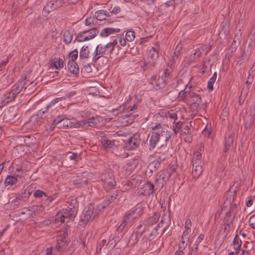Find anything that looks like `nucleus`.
I'll use <instances>...</instances> for the list:
<instances>
[{"label": "nucleus", "instance_id": "dca6fc26", "mask_svg": "<svg viewBox=\"0 0 255 255\" xmlns=\"http://www.w3.org/2000/svg\"><path fill=\"white\" fill-rule=\"evenodd\" d=\"M154 190V185L150 183H147L138 189V193L140 195L149 196L153 193Z\"/></svg>", "mask_w": 255, "mask_h": 255}, {"label": "nucleus", "instance_id": "7ed1b4c3", "mask_svg": "<svg viewBox=\"0 0 255 255\" xmlns=\"http://www.w3.org/2000/svg\"><path fill=\"white\" fill-rule=\"evenodd\" d=\"M159 215L155 213L152 216L149 217L142 222V223L137 227V232L142 235L145 231L152 228L153 226L155 225L159 219Z\"/></svg>", "mask_w": 255, "mask_h": 255}, {"label": "nucleus", "instance_id": "13d9d810", "mask_svg": "<svg viewBox=\"0 0 255 255\" xmlns=\"http://www.w3.org/2000/svg\"><path fill=\"white\" fill-rule=\"evenodd\" d=\"M172 72V70L171 67L170 68H167L164 71V74L161 76L162 78H163L164 80L167 81L168 78L169 77L170 74Z\"/></svg>", "mask_w": 255, "mask_h": 255}, {"label": "nucleus", "instance_id": "1a4fd4ad", "mask_svg": "<svg viewBox=\"0 0 255 255\" xmlns=\"http://www.w3.org/2000/svg\"><path fill=\"white\" fill-rule=\"evenodd\" d=\"M3 119L6 123L15 122L18 119L17 110L13 107L9 108L8 109L5 111Z\"/></svg>", "mask_w": 255, "mask_h": 255}, {"label": "nucleus", "instance_id": "6e6d98bb", "mask_svg": "<svg viewBox=\"0 0 255 255\" xmlns=\"http://www.w3.org/2000/svg\"><path fill=\"white\" fill-rule=\"evenodd\" d=\"M50 5H53V3L52 1H49L46 5L44 7L43 12L46 13H48L49 12L52 11L55 7H50Z\"/></svg>", "mask_w": 255, "mask_h": 255}, {"label": "nucleus", "instance_id": "72a5a7b5", "mask_svg": "<svg viewBox=\"0 0 255 255\" xmlns=\"http://www.w3.org/2000/svg\"><path fill=\"white\" fill-rule=\"evenodd\" d=\"M73 37V31L71 29H69L65 31L63 34V41L65 44L68 45L69 44L72 39Z\"/></svg>", "mask_w": 255, "mask_h": 255}, {"label": "nucleus", "instance_id": "603ef678", "mask_svg": "<svg viewBox=\"0 0 255 255\" xmlns=\"http://www.w3.org/2000/svg\"><path fill=\"white\" fill-rule=\"evenodd\" d=\"M190 91H185V89L181 90L178 94V97L181 99H183L184 98H187L189 99L190 95L191 94Z\"/></svg>", "mask_w": 255, "mask_h": 255}, {"label": "nucleus", "instance_id": "774afa93", "mask_svg": "<svg viewBox=\"0 0 255 255\" xmlns=\"http://www.w3.org/2000/svg\"><path fill=\"white\" fill-rule=\"evenodd\" d=\"M249 36H251L252 38L255 39V24H253L251 28Z\"/></svg>", "mask_w": 255, "mask_h": 255}, {"label": "nucleus", "instance_id": "69168bd1", "mask_svg": "<svg viewBox=\"0 0 255 255\" xmlns=\"http://www.w3.org/2000/svg\"><path fill=\"white\" fill-rule=\"evenodd\" d=\"M192 226L191 221L189 218L187 219L185 223V231L191 232V227Z\"/></svg>", "mask_w": 255, "mask_h": 255}, {"label": "nucleus", "instance_id": "4c0bfd02", "mask_svg": "<svg viewBox=\"0 0 255 255\" xmlns=\"http://www.w3.org/2000/svg\"><path fill=\"white\" fill-rule=\"evenodd\" d=\"M88 46H83L80 52V57L81 58H89L91 57V52Z\"/></svg>", "mask_w": 255, "mask_h": 255}, {"label": "nucleus", "instance_id": "2eb2a0df", "mask_svg": "<svg viewBox=\"0 0 255 255\" xmlns=\"http://www.w3.org/2000/svg\"><path fill=\"white\" fill-rule=\"evenodd\" d=\"M64 99V97L54 99L51 102H50L49 104L47 105L44 109L39 110L37 116L40 117L41 119H43V117L45 118L46 116H44V115L47 113L50 109H52L53 107L55 105V104L57 103L59 101H61Z\"/></svg>", "mask_w": 255, "mask_h": 255}, {"label": "nucleus", "instance_id": "f03ea898", "mask_svg": "<svg viewBox=\"0 0 255 255\" xmlns=\"http://www.w3.org/2000/svg\"><path fill=\"white\" fill-rule=\"evenodd\" d=\"M53 126L57 127L58 128H79V122H77L75 119H70L66 118L65 115H62L57 116L53 121Z\"/></svg>", "mask_w": 255, "mask_h": 255}, {"label": "nucleus", "instance_id": "f704fd0d", "mask_svg": "<svg viewBox=\"0 0 255 255\" xmlns=\"http://www.w3.org/2000/svg\"><path fill=\"white\" fill-rule=\"evenodd\" d=\"M159 56L158 51L154 47H152L148 51V59L154 61L156 64V59Z\"/></svg>", "mask_w": 255, "mask_h": 255}, {"label": "nucleus", "instance_id": "8fccbe9b", "mask_svg": "<svg viewBox=\"0 0 255 255\" xmlns=\"http://www.w3.org/2000/svg\"><path fill=\"white\" fill-rule=\"evenodd\" d=\"M161 165V163H160V161H158V160H154L152 162H151L149 164V168L153 169L155 172L160 167Z\"/></svg>", "mask_w": 255, "mask_h": 255}, {"label": "nucleus", "instance_id": "79ce46f5", "mask_svg": "<svg viewBox=\"0 0 255 255\" xmlns=\"http://www.w3.org/2000/svg\"><path fill=\"white\" fill-rule=\"evenodd\" d=\"M67 236V234L66 233L59 235L56 239L57 243L60 244L62 243H64L65 244H67L69 242V239Z\"/></svg>", "mask_w": 255, "mask_h": 255}, {"label": "nucleus", "instance_id": "5fc2aeb1", "mask_svg": "<svg viewBox=\"0 0 255 255\" xmlns=\"http://www.w3.org/2000/svg\"><path fill=\"white\" fill-rule=\"evenodd\" d=\"M207 48V47L206 45L202 46L195 50L194 55H197V57H199L201 56L202 52Z\"/></svg>", "mask_w": 255, "mask_h": 255}, {"label": "nucleus", "instance_id": "9d476101", "mask_svg": "<svg viewBox=\"0 0 255 255\" xmlns=\"http://www.w3.org/2000/svg\"><path fill=\"white\" fill-rule=\"evenodd\" d=\"M73 183L79 188L85 187L88 185V178L87 177V173H80L76 176L73 178Z\"/></svg>", "mask_w": 255, "mask_h": 255}, {"label": "nucleus", "instance_id": "f8f14e48", "mask_svg": "<svg viewBox=\"0 0 255 255\" xmlns=\"http://www.w3.org/2000/svg\"><path fill=\"white\" fill-rule=\"evenodd\" d=\"M95 216V214L94 213V207L91 205L88 207V209L87 208H85V211L81 219V222L83 224L86 225L89 221H93Z\"/></svg>", "mask_w": 255, "mask_h": 255}, {"label": "nucleus", "instance_id": "9b49d317", "mask_svg": "<svg viewBox=\"0 0 255 255\" xmlns=\"http://www.w3.org/2000/svg\"><path fill=\"white\" fill-rule=\"evenodd\" d=\"M44 209V207L42 205H34L28 207L26 212V216L24 217V220H27L31 217L33 218L41 213Z\"/></svg>", "mask_w": 255, "mask_h": 255}, {"label": "nucleus", "instance_id": "864d4df0", "mask_svg": "<svg viewBox=\"0 0 255 255\" xmlns=\"http://www.w3.org/2000/svg\"><path fill=\"white\" fill-rule=\"evenodd\" d=\"M96 18L94 16L93 17H88L85 20V25H87V26H94L95 25V22H96Z\"/></svg>", "mask_w": 255, "mask_h": 255}, {"label": "nucleus", "instance_id": "c03bdc74", "mask_svg": "<svg viewBox=\"0 0 255 255\" xmlns=\"http://www.w3.org/2000/svg\"><path fill=\"white\" fill-rule=\"evenodd\" d=\"M202 172V166H195L193 167L192 175L193 178H197Z\"/></svg>", "mask_w": 255, "mask_h": 255}, {"label": "nucleus", "instance_id": "a18cd8bd", "mask_svg": "<svg viewBox=\"0 0 255 255\" xmlns=\"http://www.w3.org/2000/svg\"><path fill=\"white\" fill-rule=\"evenodd\" d=\"M33 196L35 198H40L42 197L43 196H44L45 197L48 198V199L50 201H52L51 197H48V195H47V194L40 190H36L34 192Z\"/></svg>", "mask_w": 255, "mask_h": 255}, {"label": "nucleus", "instance_id": "7c9ffc66", "mask_svg": "<svg viewBox=\"0 0 255 255\" xmlns=\"http://www.w3.org/2000/svg\"><path fill=\"white\" fill-rule=\"evenodd\" d=\"M83 32L86 36L85 38H86L87 40L94 38L99 32L98 30L96 28H92L89 30H84Z\"/></svg>", "mask_w": 255, "mask_h": 255}, {"label": "nucleus", "instance_id": "393cba45", "mask_svg": "<svg viewBox=\"0 0 255 255\" xmlns=\"http://www.w3.org/2000/svg\"><path fill=\"white\" fill-rule=\"evenodd\" d=\"M68 69L69 71L76 77L79 74V67L77 63L73 60H69L68 62Z\"/></svg>", "mask_w": 255, "mask_h": 255}, {"label": "nucleus", "instance_id": "bb28decb", "mask_svg": "<svg viewBox=\"0 0 255 255\" xmlns=\"http://www.w3.org/2000/svg\"><path fill=\"white\" fill-rule=\"evenodd\" d=\"M24 203V200L23 197L21 195H19L9 203V208L11 210H14L19 205H22Z\"/></svg>", "mask_w": 255, "mask_h": 255}, {"label": "nucleus", "instance_id": "de8ad7c7", "mask_svg": "<svg viewBox=\"0 0 255 255\" xmlns=\"http://www.w3.org/2000/svg\"><path fill=\"white\" fill-rule=\"evenodd\" d=\"M85 36H85L83 31L82 32H80L77 34L73 42L75 43L76 41L83 42V41H87V39L86 38H85Z\"/></svg>", "mask_w": 255, "mask_h": 255}, {"label": "nucleus", "instance_id": "473e14b6", "mask_svg": "<svg viewBox=\"0 0 255 255\" xmlns=\"http://www.w3.org/2000/svg\"><path fill=\"white\" fill-rule=\"evenodd\" d=\"M118 196V195L116 193H112V195L107 200H105L104 202L103 203V208H105L113 203H117Z\"/></svg>", "mask_w": 255, "mask_h": 255}, {"label": "nucleus", "instance_id": "6ab92c4d", "mask_svg": "<svg viewBox=\"0 0 255 255\" xmlns=\"http://www.w3.org/2000/svg\"><path fill=\"white\" fill-rule=\"evenodd\" d=\"M102 146L106 150L112 148L115 144V140H111L106 135H102L100 138Z\"/></svg>", "mask_w": 255, "mask_h": 255}, {"label": "nucleus", "instance_id": "37998d69", "mask_svg": "<svg viewBox=\"0 0 255 255\" xmlns=\"http://www.w3.org/2000/svg\"><path fill=\"white\" fill-rule=\"evenodd\" d=\"M70 211H73L75 210V214H77L78 209V203L77 202V200L75 199H73L71 200V201L69 203V206H68V208Z\"/></svg>", "mask_w": 255, "mask_h": 255}, {"label": "nucleus", "instance_id": "680f3d73", "mask_svg": "<svg viewBox=\"0 0 255 255\" xmlns=\"http://www.w3.org/2000/svg\"><path fill=\"white\" fill-rule=\"evenodd\" d=\"M249 226L255 230V214L253 215L249 220Z\"/></svg>", "mask_w": 255, "mask_h": 255}, {"label": "nucleus", "instance_id": "a878e982", "mask_svg": "<svg viewBox=\"0 0 255 255\" xmlns=\"http://www.w3.org/2000/svg\"><path fill=\"white\" fill-rule=\"evenodd\" d=\"M188 101L192 103L194 107L198 108L201 102V98L196 93L191 92Z\"/></svg>", "mask_w": 255, "mask_h": 255}, {"label": "nucleus", "instance_id": "f257e3e1", "mask_svg": "<svg viewBox=\"0 0 255 255\" xmlns=\"http://www.w3.org/2000/svg\"><path fill=\"white\" fill-rule=\"evenodd\" d=\"M170 222L169 215H166L165 213L162 217L160 222L153 227L151 233L149 235L148 238H143L142 241L145 242V247L148 248L150 247V244L153 240L159 239L164 233L167 227Z\"/></svg>", "mask_w": 255, "mask_h": 255}, {"label": "nucleus", "instance_id": "58836bf2", "mask_svg": "<svg viewBox=\"0 0 255 255\" xmlns=\"http://www.w3.org/2000/svg\"><path fill=\"white\" fill-rule=\"evenodd\" d=\"M172 132L171 131L166 129L161 135H160V140L162 142H165L166 144L169 141L172 136Z\"/></svg>", "mask_w": 255, "mask_h": 255}, {"label": "nucleus", "instance_id": "e433bc0d", "mask_svg": "<svg viewBox=\"0 0 255 255\" xmlns=\"http://www.w3.org/2000/svg\"><path fill=\"white\" fill-rule=\"evenodd\" d=\"M51 64L56 69L63 68L64 65L63 59L56 57L51 60Z\"/></svg>", "mask_w": 255, "mask_h": 255}, {"label": "nucleus", "instance_id": "423d86ee", "mask_svg": "<svg viewBox=\"0 0 255 255\" xmlns=\"http://www.w3.org/2000/svg\"><path fill=\"white\" fill-rule=\"evenodd\" d=\"M140 134L136 132L134 133L125 144V148L128 150H134L138 148L140 144Z\"/></svg>", "mask_w": 255, "mask_h": 255}, {"label": "nucleus", "instance_id": "2f4dec72", "mask_svg": "<svg viewBox=\"0 0 255 255\" xmlns=\"http://www.w3.org/2000/svg\"><path fill=\"white\" fill-rule=\"evenodd\" d=\"M155 63L154 61H151L149 59L147 60H144L141 64L140 67L143 71L147 70H152L155 67Z\"/></svg>", "mask_w": 255, "mask_h": 255}, {"label": "nucleus", "instance_id": "e2e57ef3", "mask_svg": "<svg viewBox=\"0 0 255 255\" xmlns=\"http://www.w3.org/2000/svg\"><path fill=\"white\" fill-rule=\"evenodd\" d=\"M128 227H129V225L123 220V222L117 229V231L119 232H122L126 228H128Z\"/></svg>", "mask_w": 255, "mask_h": 255}, {"label": "nucleus", "instance_id": "20e7f679", "mask_svg": "<svg viewBox=\"0 0 255 255\" xmlns=\"http://www.w3.org/2000/svg\"><path fill=\"white\" fill-rule=\"evenodd\" d=\"M74 210V209L73 211H70L67 208L62 209L56 215L55 222L57 224L60 223L59 224L61 225L62 223L65 222L66 220H67L66 222H68L69 220L74 219L77 215L75 214Z\"/></svg>", "mask_w": 255, "mask_h": 255}, {"label": "nucleus", "instance_id": "5701e85b", "mask_svg": "<svg viewBox=\"0 0 255 255\" xmlns=\"http://www.w3.org/2000/svg\"><path fill=\"white\" fill-rule=\"evenodd\" d=\"M26 84V78L23 79L19 80L16 83H15L12 87L11 91L13 93H15L16 96L17 95L24 87Z\"/></svg>", "mask_w": 255, "mask_h": 255}, {"label": "nucleus", "instance_id": "aec40b11", "mask_svg": "<svg viewBox=\"0 0 255 255\" xmlns=\"http://www.w3.org/2000/svg\"><path fill=\"white\" fill-rule=\"evenodd\" d=\"M190 238V232L185 231L183 232L181 239L179 243V248L182 250H185L188 245Z\"/></svg>", "mask_w": 255, "mask_h": 255}, {"label": "nucleus", "instance_id": "0eeeda50", "mask_svg": "<svg viewBox=\"0 0 255 255\" xmlns=\"http://www.w3.org/2000/svg\"><path fill=\"white\" fill-rule=\"evenodd\" d=\"M117 44V39H113L112 42H110L106 44H100L97 45L99 53H101L102 56L104 55H110L112 53Z\"/></svg>", "mask_w": 255, "mask_h": 255}, {"label": "nucleus", "instance_id": "a19ab883", "mask_svg": "<svg viewBox=\"0 0 255 255\" xmlns=\"http://www.w3.org/2000/svg\"><path fill=\"white\" fill-rule=\"evenodd\" d=\"M91 52V57H92V61L94 62H96L100 58L103 57L101 53H99L97 46L95 49H93Z\"/></svg>", "mask_w": 255, "mask_h": 255}, {"label": "nucleus", "instance_id": "ea45409f", "mask_svg": "<svg viewBox=\"0 0 255 255\" xmlns=\"http://www.w3.org/2000/svg\"><path fill=\"white\" fill-rule=\"evenodd\" d=\"M185 125V123L181 122L180 121L176 122L174 121L173 128V132L175 135H177V133Z\"/></svg>", "mask_w": 255, "mask_h": 255}, {"label": "nucleus", "instance_id": "49530a36", "mask_svg": "<svg viewBox=\"0 0 255 255\" xmlns=\"http://www.w3.org/2000/svg\"><path fill=\"white\" fill-rule=\"evenodd\" d=\"M8 103L13 101L15 99L16 96L15 93L11 91L7 92L5 94L2 96Z\"/></svg>", "mask_w": 255, "mask_h": 255}, {"label": "nucleus", "instance_id": "ddd939ff", "mask_svg": "<svg viewBox=\"0 0 255 255\" xmlns=\"http://www.w3.org/2000/svg\"><path fill=\"white\" fill-rule=\"evenodd\" d=\"M235 134L233 132H230L227 134L225 136L224 140L223 152L227 153L232 147L233 146Z\"/></svg>", "mask_w": 255, "mask_h": 255}, {"label": "nucleus", "instance_id": "4468645a", "mask_svg": "<svg viewBox=\"0 0 255 255\" xmlns=\"http://www.w3.org/2000/svg\"><path fill=\"white\" fill-rule=\"evenodd\" d=\"M191 127V123H185L183 127V130L181 133V136L185 142H191L192 141V134L190 129Z\"/></svg>", "mask_w": 255, "mask_h": 255}, {"label": "nucleus", "instance_id": "a211bd4d", "mask_svg": "<svg viewBox=\"0 0 255 255\" xmlns=\"http://www.w3.org/2000/svg\"><path fill=\"white\" fill-rule=\"evenodd\" d=\"M120 31V29L118 28L107 27L103 29L100 32V35L102 37H107L111 36L112 37H116L118 33Z\"/></svg>", "mask_w": 255, "mask_h": 255}, {"label": "nucleus", "instance_id": "4be33fe9", "mask_svg": "<svg viewBox=\"0 0 255 255\" xmlns=\"http://www.w3.org/2000/svg\"><path fill=\"white\" fill-rule=\"evenodd\" d=\"M150 128L152 130V133L157 135L160 139V135L163 133L167 128L163 127L160 123H157L155 125L151 124L150 125Z\"/></svg>", "mask_w": 255, "mask_h": 255}, {"label": "nucleus", "instance_id": "6e6552de", "mask_svg": "<svg viewBox=\"0 0 255 255\" xmlns=\"http://www.w3.org/2000/svg\"><path fill=\"white\" fill-rule=\"evenodd\" d=\"M141 208L138 207L134 210L129 211L124 216V220L129 226H131L135 220L141 214Z\"/></svg>", "mask_w": 255, "mask_h": 255}, {"label": "nucleus", "instance_id": "c756f323", "mask_svg": "<svg viewBox=\"0 0 255 255\" xmlns=\"http://www.w3.org/2000/svg\"><path fill=\"white\" fill-rule=\"evenodd\" d=\"M20 177V176L16 175H7L4 180V185L7 186L8 185L12 186L15 184L17 181V177Z\"/></svg>", "mask_w": 255, "mask_h": 255}, {"label": "nucleus", "instance_id": "0e129e2a", "mask_svg": "<svg viewBox=\"0 0 255 255\" xmlns=\"http://www.w3.org/2000/svg\"><path fill=\"white\" fill-rule=\"evenodd\" d=\"M9 217L13 220L15 221H18L21 219L19 218L20 216H18V212H12L9 214Z\"/></svg>", "mask_w": 255, "mask_h": 255}, {"label": "nucleus", "instance_id": "f3484780", "mask_svg": "<svg viewBox=\"0 0 255 255\" xmlns=\"http://www.w3.org/2000/svg\"><path fill=\"white\" fill-rule=\"evenodd\" d=\"M95 17L98 20L102 21L105 20L107 23H111V21L107 17H110V14L109 12L104 9H100L96 11L95 13Z\"/></svg>", "mask_w": 255, "mask_h": 255}, {"label": "nucleus", "instance_id": "338daca9", "mask_svg": "<svg viewBox=\"0 0 255 255\" xmlns=\"http://www.w3.org/2000/svg\"><path fill=\"white\" fill-rule=\"evenodd\" d=\"M216 80L212 78H211L209 80V81L208 82V85L207 88L210 91H212L214 89L213 88V85L214 83L215 82Z\"/></svg>", "mask_w": 255, "mask_h": 255}, {"label": "nucleus", "instance_id": "052dcab7", "mask_svg": "<svg viewBox=\"0 0 255 255\" xmlns=\"http://www.w3.org/2000/svg\"><path fill=\"white\" fill-rule=\"evenodd\" d=\"M165 117L167 119L170 118L171 119H174V120H175V121H176L177 120V116L174 112H168L167 113H165Z\"/></svg>", "mask_w": 255, "mask_h": 255}, {"label": "nucleus", "instance_id": "39448f33", "mask_svg": "<svg viewBox=\"0 0 255 255\" xmlns=\"http://www.w3.org/2000/svg\"><path fill=\"white\" fill-rule=\"evenodd\" d=\"M103 188L106 191L113 189L116 186V180L112 173L106 172L102 173L100 176Z\"/></svg>", "mask_w": 255, "mask_h": 255}, {"label": "nucleus", "instance_id": "c9c22d12", "mask_svg": "<svg viewBox=\"0 0 255 255\" xmlns=\"http://www.w3.org/2000/svg\"><path fill=\"white\" fill-rule=\"evenodd\" d=\"M241 245L242 241L240 240V238L238 236V235H236L234 239L232 244V245L235 251L236 254H238L239 251H240Z\"/></svg>", "mask_w": 255, "mask_h": 255}, {"label": "nucleus", "instance_id": "b1692460", "mask_svg": "<svg viewBox=\"0 0 255 255\" xmlns=\"http://www.w3.org/2000/svg\"><path fill=\"white\" fill-rule=\"evenodd\" d=\"M171 176V173L168 171H163L156 179V182H160L159 187L163 188L164 184L168 180Z\"/></svg>", "mask_w": 255, "mask_h": 255}, {"label": "nucleus", "instance_id": "c85d7f7f", "mask_svg": "<svg viewBox=\"0 0 255 255\" xmlns=\"http://www.w3.org/2000/svg\"><path fill=\"white\" fill-rule=\"evenodd\" d=\"M160 141L158 136L155 133H151V136L149 140V149L152 150L156 147L157 143Z\"/></svg>", "mask_w": 255, "mask_h": 255}, {"label": "nucleus", "instance_id": "3c124183", "mask_svg": "<svg viewBox=\"0 0 255 255\" xmlns=\"http://www.w3.org/2000/svg\"><path fill=\"white\" fill-rule=\"evenodd\" d=\"M80 156L77 153H74L73 152L69 151L67 153L66 157L71 160H73L74 161H77L78 157Z\"/></svg>", "mask_w": 255, "mask_h": 255}, {"label": "nucleus", "instance_id": "09e8293b", "mask_svg": "<svg viewBox=\"0 0 255 255\" xmlns=\"http://www.w3.org/2000/svg\"><path fill=\"white\" fill-rule=\"evenodd\" d=\"M135 38V32L132 30H129L126 34V39L127 41H132Z\"/></svg>", "mask_w": 255, "mask_h": 255}, {"label": "nucleus", "instance_id": "cd10ccee", "mask_svg": "<svg viewBox=\"0 0 255 255\" xmlns=\"http://www.w3.org/2000/svg\"><path fill=\"white\" fill-rule=\"evenodd\" d=\"M79 128L80 127L86 126L87 127H95L97 124V120H96L94 117H93L91 118H89L87 120H84L79 122Z\"/></svg>", "mask_w": 255, "mask_h": 255}, {"label": "nucleus", "instance_id": "412c9836", "mask_svg": "<svg viewBox=\"0 0 255 255\" xmlns=\"http://www.w3.org/2000/svg\"><path fill=\"white\" fill-rule=\"evenodd\" d=\"M150 82L153 85H155L157 89H161L164 88L166 85L167 81L162 78L159 77L157 79L155 77H152L150 79Z\"/></svg>", "mask_w": 255, "mask_h": 255}, {"label": "nucleus", "instance_id": "4d7b16f0", "mask_svg": "<svg viewBox=\"0 0 255 255\" xmlns=\"http://www.w3.org/2000/svg\"><path fill=\"white\" fill-rule=\"evenodd\" d=\"M116 38L115 39H117V43L118 42V40L119 41L120 45L122 46H125L126 45L127 42H126V39L123 38L121 37V35L120 34L117 35Z\"/></svg>", "mask_w": 255, "mask_h": 255}, {"label": "nucleus", "instance_id": "bf43d9fd", "mask_svg": "<svg viewBox=\"0 0 255 255\" xmlns=\"http://www.w3.org/2000/svg\"><path fill=\"white\" fill-rule=\"evenodd\" d=\"M78 52L77 49H75L73 50L72 51H71L69 53V57L71 58V59L70 60H73L75 61V60L78 57Z\"/></svg>", "mask_w": 255, "mask_h": 255}]
</instances>
